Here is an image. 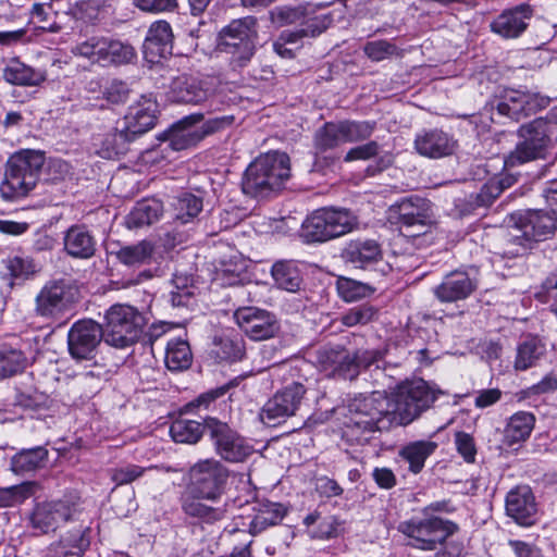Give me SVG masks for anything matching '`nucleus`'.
Segmentation results:
<instances>
[{"label":"nucleus","mask_w":557,"mask_h":557,"mask_svg":"<svg viewBox=\"0 0 557 557\" xmlns=\"http://www.w3.org/2000/svg\"><path fill=\"white\" fill-rule=\"evenodd\" d=\"M129 88L128 85L119 79H113L106 88L103 95L104 98L111 103H122L128 98Z\"/></svg>","instance_id":"nucleus-64"},{"label":"nucleus","mask_w":557,"mask_h":557,"mask_svg":"<svg viewBox=\"0 0 557 557\" xmlns=\"http://www.w3.org/2000/svg\"><path fill=\"white\" fill-rule=\"evenodd\" d=\"M32 493V486L28 483L13 485L0 490V507H12L22 503Z\"/></svg>","instance_id":"nucleus-58"},{"label":"nucleus","mask_w":557,"mask_h":557,"mask_svg":"<svg viewBox=\"0 0 557 557\" xmlns=\"http://www.w3.org/2000/svg\"><path fill=\"white\" fill-rule=\"evenodd\" d=\"M137 54L132 45L106 37L102 66L129 64Z\"/></svg>","instance_id":"nucleus-42"},{"label":"nucleus","mask_w":557,"mask_h":557,"mask_svg":"<svg viewBox=\"0 0 557 557\" xmlns=\"http://www.w3.org/2000/svg\"><path fill=\"white\" fill-rule=\"evenodd\" d=\"M346 262L356 268H367L382 258L379 243L374 239L351 240L343 250Z\"/></svg>","instance_id":"nucleus-32"},{"label":"nucleus","mask_w":557,"mask_h":557,"mask_svg":"<svg viewBox=\"0 0 557 557\" xmlns=\"http://www.w3.org/2000/svg\"><path fill=\"white\" fill-rule=\"evenodd\" d=\"M553 127L554 124L544 117L522 124L518 129L520 140L507 162L513 166L545 158L552 143Z\"/></svg>","instance_id":"nucleus-11"},{"label":"nucleus","mask_w":557,"mask_h":557,"mask_svg":"<svg viewBox=\"0 0 557 557\" xmlns=\"http://www.w3.org/2000/svg\"><path fill=\"white\" fill-rule=\"evenodd\" d=\"M549 98L539 94L525 92L521 90L508 89L502 95L496 104L499 114L508 116L511 120L520 121L539 110L546 108Z\"/></svg>","instance_id":"nucleus-19"},{"label":"nucleus","mask_w":557,"mask_h":557,"mask_svg":"<svg viewBox=\"0 0 557 557\" xmlns=\"http://www.w3.org/2000/svg\"><path fill=\"white\" fill-rule=\"evenodd\" d=\"M333 18L330 14H310L301 23L302 34L306 37H317L325 32L332 24Z\"/></svg>","instance_id":"nucleus-56"},{"label":"nucleus","mask_w":557,"mask_h":557,"mask_svg":"<svg viewBox=\"0 0 557 557\" xmlns=\"http://www.w3.org/2000/svg\"><path fill=\"white\" fill-rule=\"evenodd\" d=\"M147 469L137 465H125L110 471L111 480L116 485L129 484L140 478Z\"/></svg>","instance_id":"nucleus-60"},{"label":"nucleus","mask_w":557,"mask_h":557,"mask_svg":"<svg viewBox=\"0 0 557 557\" xmlns=\"http://www.w3.org/2000/svg\"><path fill=\"white\" fill-rule=\"evenodd\" d=\"M306 393L307 388L299 382L284 386L262 406L259 413L260 420L269 426H274L287 418L296 416Z\"/></svg>","instance_id":"nucleus-14"},{"label":"nucleus","mask_w":557,"mask_h":557,"mask_svg":"<svg viewBox=\"0 0 557 557\" xmlns=\"http://www.w3.org/2000/svg\"><path fill=\"white\" fill-rule=\"evenodd\" d=\"M206 425L216 453L224 460L243 462L253 453V447L225 422L207 418Z\"/></svg>","instance_id":"nucleus-15"},{"label":"nucleus","mask_w":557,"mask_h":557,"mask_svg":"<svg viewBox=\"0 0 557 557\" xmlns=\"http://www.w3.org/2000/svg\"><path fill=\"white\" fill-rule=\"evenodd\" d=\"M533 15L534 9L528 3L506 9L491 22V32L504 39L519 38L527 30Z\"/></svg>","instance_id":"nucleus-20"},{"label":"nucleus","mask_w":557,"mask_h":557,"mask_svg":"<svg viewBox=\"0 0 557 557\" xmlns=\"http://www.w3.org/2000/svg\"><path fill=\"white\" fill-rule=\"evenodd\" d=\"M193 354L187 341L176 338L168 342L165 366L171 371H183L190 367Z\"/></svg>","instance_id":"nucleus-43"},{"label":"nucleus","mask_w":557,"mask_h":557,"mask_svg":"<svg viewBox=\"0 0 557 557\" xmlns=\"http://www.w3.org/2000/svg\"><path fill=\"white\" fill-rule=\"evenodd\" d=\"M173 220L180 224L191 222L202 210L201 198L184 194L173 202Z\"/></svg>","instance_id":"nucleus-47"},{"label":"nucleus","mask_w":557,"mask_h":557,"mask_svg":"<svg viewBox=\"0 0 557 557\" xmlns=\"http://www.w3.org/2000/svg\"><path fill=\"white\" fill-rule=\"evenodd\" d=\"M364 54L374 62H380L398 53L396 45L388 40H372L363 46Z\"/></svg>","instance_id":"nucleus-55"},{"label":"nucleus","mask_w":557,"mask_h":557,"mask_svg":"<svg viewBox=\"0 0 557 557\" xmlns=\"http://www.w3.org/2000/svg\"><path fill=\"white\" fill-rule=\"evenodd\" d=\"M203 117V113H193L174 124L166 133V139L171 149L181 151L200 143L202 138L199 128H193V126L201 122Z\"/></svg>","instance_id":"nucleus-27"},{"label":"nucleus","mask_w":557,"mask_h":557,"mask_svg":"<svg viewBox=\"0 0 557 557\" xmlns=\"http://www.w3.org/2000/svg\"><path fill=\"white\" fill-rule=\"evenodd\" d=\"M205 430H207L206 420L201 423L181 418L172 422L170 434L176 443L195 444L201 438Z\"/></svg>","instance_id":"nucleus-45"},{"label":"nucleus","mask_w":557,"mask_h":557,"mask_svg":"<svg viewBox=\"0 0 557 557\" xmlns=\"http://www.w3.org/2000/svg\"><path fill=\"white\" fill-rule=\"evenodd\" d=\"M506 512L520 525L528 527L535 522L537 508L529 486H517L507 494Z\"/></svg>","instance_id":"nucleus-24"},{"label":"nucleus","mask_w":557,"mask_h":557,"mask_svg":"<svg viewBox=\"0 0 557 557\" xmlns=\"http://www.w3.org/2000/svg\"><path fill=\"white\" fill-rule=\"evenodd\" d=\"M154 253V245L147 239L133 245L122 246L116 252V259L127 267L149 264Z\"/></svg>","instance_id":"nucleus-40"},{"label":"nucleus","mask_w":557,"mask_h":557,"mask_svg":"<svg viewBox=\"0 0 557 557\" xmlns=\"http://www.w3.org/2000/svg\"><path fill=\"white\" fill-rule=\"evenodd\" d=\"M437 443L433 441H414L403 446L401 457L409 465V471L418 474L424 468L425 460L436 450Z\"/></svg>","instance_id":"nucleus-38"},{"label":"nucleus","mask_w":557,"mask_h":557,"mask_svg":"<svg viewBox=\"0 0 557 557\" xmlns=\"http://www.w3.org/2000/svg\"><path fill=\"white\" fill-rule=\"evenodd\" d=\"M64 251L75 259H90L97 250L95 236L85 225H72L63 237Z\"/></svg>","instance_id":"nucleus-28"},{"label":"nucleus","mask_w":557,"mask_h":557,"mask_svg":"<svg viewBox=\"0 0 557 557\" xmlns=\"http://www.w3.org/2000/svg\"><path fill=\"white\" fill-rule=\"evenodd\" d=\"M344 143H356L369 138L375 129V122L338 121Z\"/></svg>","instance_id":"nucleus-51"},{"label":"nucleus","mask_w":557,"mask_h":557,"mask_svg":"<svg viewBox=\"0 0 557 557\" xmlns=\"http://www.w3.org/2000/svg\"><path fill=\"white\" fill-rule=\"evenodd\" d=\"M535 424V417L529 411H518L507 421L504 429L503 444L511 447L515 444L525 442Z\"/></svg>","instance_id":"nucleus-33"},{"label":"nucleus","mask_w":557,"mask_h":557,"mask_svg":"<svg viewBox=\"0 0 557 557\" xmlns=\"http://www.w3.org/2000/svg\"><path fill=\"white\" fill-rule=\"evenodd\" d=\"M146 324L144 314L135 307L115 304L106 313L102 326L106 343L116 348H125L136 343Z\"/></svg>","instance_id":"nucleus-8"},{"label":"nucleus","mask_w":557,"mask_h":557,"mask_svg":"<svg viewBox=\"0 0 557 557\" xmlns=\"http://www.w3.org/2000/svg\"><path fill=\"white\" fill-rule=\"evenodd\" d=\"M315 362L321 370L344 380L357 377L356 366L350 351L341 345H326L315 351Z\"/></svg>","instance_id":"nucleus-21"},{"label":"nucleus","mask_w":557,"mask_h":557,"mask_svg":"<svg viewBox=\"0 0 557 557\" xmlns=\"http://www.w3.org/2000/svg\"><path fill=\"white\" fill-rule=\"evenodd\" d=\"M356 224L349 210L322 208L306 219L302 234L307 242L323 243L351 232Z\"/></svg>","instance_id":"nucleus-10"},{"label":"nucleus","mask_w":557,"mask_h":557,"mask_svg":"<svg viewBox=\"0 0 557 557\" xmlns=\"http://www.w3.org/2000/svg\"><path fill=\"white\" fill-rule=\"evenodd\" d=\"M234 319L240 330L253 341H264L275 336L280 323L275 315L257 307H244L234 312Z\"/></svg>","instance_id":"nucleus-18"},{"label":"nucleus","mask_w":557,"mask_h":557,"mask_svg":"<svg viewBox=\"0 0 557 557\" xmlns=\"http://www.w3.org/2000/svg\"><path fill=\"white\" fill-rule=\"evenodd\" d=\"M510 221L515 231L511 239L520 245L523 251L531 248L534 243L550 238L557 228V218L554 211L517 212L510 215Z\"/></svg>","instance_id":"nucleus-12"},{"label":"nucleus","mask_w":557,"mask_h":557,"mask_svg":"<svg viewBox=\"0 0 557 557\" xmlns=\"http://www.w3.org/2000/svg\"><path fill=\"white\" fill-rule=\"evenodd\" d=\"M106 37L94 36L72 48L75 55L88 59L92 63L102 65Z\"/></svg>","instance_id":"nucleus-53"},{"label":"nucleus","mask_w":557,"mask_h":557,"mask_svg":"<svg viewBox=\"0 0 557 557\" xmlns=\"http://www.w3.org/2000/svg\"><path fill=\"white\" fill-rule=\"evenodd\" d=\"M445 393L422 379L400 383L392 398L396 425H408L431 409Z\"/></svg>","instance_id":"nucleus-7"},{"label":"nucleus","mask_w":557,"mask_h":557,"mask_svg":"<svg viewBox=\"0 0 557 557\" xmlns=\"http://www.w3.org/2000/svg\"><path fill=\"white\" fill-rule=\"evenodd\" d=\"M321 4L302 3L296 7L284 5L275 8L273 11V20L280 25H288L302 23L304 18L310 14H314Z\"/></svg>","instance_id":"nucleus-50"},{"label":"nucleus","mask_w":557,"mask_h":557,"mask_svg":"<svg viewBox=\"0 0 557 557\" xmlns=\"http://www.w3.org/2000/svg\"><path fill=\"white\" fill-rule=\"evenodd\" d=\"M545 354V346L537 337H528L519 344L515 360L516 370H527L536 364Z\"/></svg>","instance_id":"nucleus-46"},{"label":"nucleus","mask_w":557,"mask_h":557,"mask_svg":"<svg viewBox=\"0 0 557 557\" xmlns=\"http://www.w3.org/2000/svg\"><path fill=\"white\" fill-rule=\"evenodd\" d=\"M257 38L255 16L235 18L219 32L216 50L228 58L232 69H243L255 55Z\"/></svg>","instance_id":"nucleus-6"},{"label":"nucleus","mask_w":557,"mask_h":557,"mask_svg":"<svg viewBox=\"0 0 557 557\" xmlns=\"http://www.w3.org/2000/svg\"><path fill=\"white\" fill-rule=\"evenodd\" d=\"M189 478L194 496L183 500L185 515L207 524L225 520L228 517V506L216 500L228 478L226 468L214 459L201 460L190 468Z\"/></svg>","instance_id":"nucleus-1"},{"label":"nucleus","mask_w":557,"mask_h":557,"mask_svg":"<svg viewBox=\"0 0 557 557\" xmlns=\"http://www.w3.org/2000/svg\"><path fill=\"white\" fill-rule=\"evenodd\" d=\"M79 500L78 494L71 492L58 500L38 504L30 518L33 527L42 533L54 531L78 511Z\"/></svg>","instance_id":"nucleus-16"},{"label":"nucleus","mask_w":557,"mask_h":557,"mask_svg":"<svg viewBox=\"0 0 557 557\" xmlns=\"http://www.w3.org/2000/svg\"><path fill=\"white\" fill-rule=\"evenodd\" d=\"M26 363L27 359L21 350L0 345V381L23 372Z\"/></svg>","instance_id":"nucleus-48"},{"label":"nucleus","mask_w":557,"mask_h":557,"mask_svg":"<svg viewBox=\"0 0 557 557\" xmlns=\"http://www.w3.org/2000/svg\"><path fill=\"white\" fill-rule=\"evenodd\" d=\"M388 220L408 238L430 233L434 224L430 201L417 196L404 198L391 206Z\"/></svg>","instance_id":"nucleus-9"},{"label":"nucleus","mask_w":557,"mask_h":557,"mask_svg":"<svg viewBox=\"0 0 557 557\" xmlns=\"http://www.w3.org/2000/svg\"><path fill=\"white\" fill-rule=\"evenodd\" d=\"M186 278L175 276L172 281L174 288L170 292V301L173 307H189L194 300V292L187 286Z\"/></svg>","instance_id":"nucleus-57"},{"label":"nucleus","mask_w":557,"mask_h":557,"mask_svg":"<svg viewBox=\"0 0 557 557\" xmlns=\"http://www.w3.org/2000/svg\"><path fill=\"white\" fill-rule=\"evenodd\" d=\"M377 309L369 304L356 306L345 312L341 321L346 326L364 325L376 319Z\"/></svg>","instance_id":"nucleus-54"},{"label":"nucleus","mask_w":557,"mask_h":557,"mask_svg":"<svg viewBox=\"0 0 557 557\" xmlns=\"http://www.w3.org/2000/svg\"><path fill=\"white\" fill-rule=\"evenodd\" d=\"M163 212L162 202L158 199H146L136 203L126 216L128 228H138L150 225L159 220Z\"/></svg>","instance_id":"nucleus-39"},{"label":"nucleus","mask_w":557,"mask_h":557,"mask_svg":"<svg viewBox=\"0 0 557 557\" xmlns=\"http://www.w3.org/2000/svg\"><path fill=\"white\" fill-rule=\"evenodd\" d=\"M89 541L82 530H75L60 537L48 547L46 557H82Z\"/></svg>","instance_id":"nucleus-35"},{"label":"nucleus","mask_w":557,"mask_h":557,"mask_svg":"<svg viewBox=\"0 0 557 557\" xmlns=\"http://www.w3.org/2000/svg\"><path fill=\"white\" fill-rule=\"evenodd\" d=\"M44 164L45 154L39 150L25 149L12 154L0 185L1 197L13 201L27 196L35 188Z\"/></svg>","instance_id":"nucleus-5"},{"label":"nucleus","mask_w":557,"mask_h":557,"mask_svg":"<svg viewBox=\"0 0 557 557\" xmlns=\"http://www.w3.org/2000/svg\"><path fill=\"white\" fill-rule=\"evenodd\" d=\"M77 294V288L66 280H51L36 295L34 312L46 320L61 319L73 309Z\"/></svg>","instance_id":"nucleus-13"},{"label":"nucleus","mask_w":557,"mask_h":557,"mask_svg":"<svg viewBox=\"0 0 557 557\" xmlns=\"http://www.w3.org/2000/svg\"><path fill=\"white\" fill-rule=\"evenodd\" d=\"M271 273L276 285L287 292H296L301 285L302 278L300 271L293 261L275 262Z\"/></svg>","instance_id":"nucleus-44"},{"label":"nucleus","mask_w":557,"mask_h":557,"mask_svg":"<svg viewBox=\"0 0 557 557\" xmlns=\"http://www.w3.org/2000/svg\"><path fill=\"white\" fill-rule=\"evenodd\" d=\"M508 186L509 183L505 184V180L492 178L481 187L479 193L471 194L465 199L459 198L456 207L461 214H470L480 208H487Z\"/></svg>","instance_id":"nucleus-31"},{"label":"nucleus","mask_w":557,"mask_h":557,"mask_svg":"<svg viewBox=\"0 0 557 557\" xmlns=\"http://www.w3.org/2000/svg\"><path fill=\"white\" fill-rule=\"evenodd\" d=\"M342 143H344V139L338 122H326L318 128L313 136V148L315 153L313 170L319 171L321 169V154L330 150H334Z\"/></svg>","instance_id":"nucleus-34"},{"label":"nucleus","mask_w":557,"mask_h":557,"mask_svg":"<svg viewBox=\"0 0 557 557\" xmlns=\"http://www.w3.org/2000/svg\"><path fill=\"white\" fill-rule=\"evenodd\" d=\"M168 95L173 102L200 104L209 101L212 92L206 82L182 74L172 79Z\"/></svg>","instance_id":"nucleus-23"},{"label":"nucleus","mask_w":557,"mask_h":557,"mask_svg":"<svg viewBox=\"0 0 557 557\" xmlns=\"http://www.w3.org/2000/svg\"><path fill=\"white\" fill-rule=\"evenodd\" d=\"M478 288V280L465 271L446 274L434 288V295L441 302H456L467 299Z\"/></svg>","instance_id":"nucleus-22"},{"label":"nucleus","mask_w":557,"mask_h":557,"mask_svg":"<svg viewBox=\"0 0 557 557\" xmlns=\"http://www.w3.org/2000/svg\"><path fill=\"white\" fill-rule=\"evenodd\" d=\"M235 117L233 115H222L207 120L200 127L201 138L224 131L233 125Z\"/></svg>","instance_id":"nucleus-63"},{"label":"nucleus","mask_w":557,"mask_h":557,"mask_svg":"<svg viewBox=\"0 0 557 557\" xmlns=\"http://www.w3.org/2000/svg\"><path fill=\"white\" fill-rule=\"evenodd\" d=\"M286 508L278 503H262L249 524L250 533L258 534L269 527L280 523L286 515Z\"/></svg>","instance_id":"nucleus-41"},{"label":"nucleus","mask_w":557,"mask_h":557,"mask_svg":"<svg viewBox=\"0 0 557 557\" xmlns=\"http://www.w3.org/2000/svg\"><path fill=\"white\" fill-rule=\"evenodd\" d=\"M397 530L408 539L407 544L417 549L435 550L440 545H444L435 557H459L463 549L459 543H446L447 539L459 530L458 525L436 516L414 517L401 521Z\"/></svg>","instance_id":"nucleus-3"},{"label":"nucleus","mask_w":557,"mask_h":557,"mask_svg":"<svg viewBox=\"0 0 557 557\" xmlns=\"http://www.w3.org/2000/svg\"><path fill=\"white\" fill-rule=\"evenodd\" d=\"M392 398L374 392L347 399L344 414V436L351 442H368L373 433L388 431L395 423Z\"/></svg>","instance_id":"nucleus-2"},{"label":"nucleus","mask_w":557,"mask_h":557,"mask_svg":"<svg viewBox=\"0 0 557 557\" xmlns=\"http://www.w3.org/2000/svg\"><path fill=\"white\" fill-rule=\"evenodd\" d=\"M106 341L102 325L90 319L75 322L67 333V346L75 360H91L101 341Z\"/></svg>","instance_id":"nucleus-17"},{"label":"nucleus","mask_w":557,"mask_h":557,"mask_svg":"<svg viewBox=\"0 0 557 557\" xmlns=\"http://www.w3.org/2000/svg\"><path fill=\"white\" fill-rule=\"evenodd\" d=\"M156 112L157 102L143 97L140 101L129 107L122 125L129 135H133L132 137L135 140L154 126L157 121Z\"/></svg>","instance_id":"nucleus-26"},{"label":"nucleus","mask_w":557,"mask_h":557,"mask_svg":"<svg viewBox=\"0 0 557 557\" xmlns=\"http://www.w3.org/2000/svg\"><path fill=\"white\" fill-rule=\"evenodd\" d=\"M455 444L457 451L462 456L466 462H474L476 456V447L473 437L466 432H457L455 434Z\"/></svg>","instance_id":"nucleus-61"},{"label":"nucleus","mask_w":557,"mask_h":557,"mask_svg":"<svg viewBox=\"0 0 557 557\" xmlns=\"http://www.w3.org/2000/svg\"><path fill=\"white\" fill-rule=\"evenodd\" d=\"M132 136L123 125L116 126L103 134L95 135L92 145L102 158L112 159L126 153L128 145L134 141Z\"/></svg>","instance_id":"nucleus-30"},{"label":"nucleus","mask_w":557,"mask_h":557,"mask_svg":"<svg viewBox=\"0 0 557 557\" xmlns=\"http://www.w3.org/2000/svg\"><path fill=\"white\" fill-rule=\"evenodd\" d=\"M5 268L12 280H26L35 273V265L28 258L13 257L5 262Z\"/></svg>","instance_id":"nucleus-59"},{"label":"nucleus","mask_w":557,"mask_h":557,"mask_svg":"<svg viewBox=\"0 0 557 557\" xmlns=\"http://www.w3.org/2000/svg\"><path fill=\"white\" fill-rule=\"evenodd\" d=\"M457 141L442 129H424L414 138V149L423 157L440 159L454 153Z\"/></svg>","instance_id":"nucleus-25"},{"label":"nucleus","mask_w":557,"mask_h":557,"mask_svg":"<svg viewBox=\"0 0 557 557\" xmlns=\"http://www.w3.org/2000/svg\"><path fill=\"white\" fill-rule=\"evenodd\" d=\"M213 354L223 361H238L245 356V343L242 337H215Z\"/></svg>","instance_id":"nucleus-49"},{"label":"nucleus","mask_w":557,"mask_h":557,"mask_svg":"<svg viewBox=\"0 0 557 557\" xmlns=\"http://www.w3.org/2000/svg\"><path fill=\"white\" fill-rule=\"evenodd\" d=\"M3 78L12 85L38 86L46 81V74L18 60H12L3 70Z\"/></svg>","instance_id":"nucleus-37"},{"label":"nucleus","mask_w":557,"mask_h":557,"mask_svg":"<svg viewBox=\"0 0 557 557\" xmlns=\"http://www.w3.org/2000/svg\"><path fill=\"white\" fill-rule=\"evenodd\" d=\"M48 450L44 446L22 449L11 458V470L18 475H27L45 467Z\"/></svg>","instance_id":"nucleus-36"},{"label":"nucleus","mask_w":557,"mask_h":557,"mask_svg":"<svg viewBox=\"0 0 557 557\" xmlns=\"http://www.w3.org/2000/svg\"><path fill=\"white\" fill-rule=\"evenodd\" d=\"M379 151L380 145L376 141L372 140L364 145H360L349 149L344 158V161L351 162L356 160H369L377 156Z\"/></svg>","instance_id":"nucleus-62"},{"label":"nucleus","mask_w":557,"mask_h":557,"mask_svg":"<svg viewBox=\"0 0 557 557\" xmlns=\"http://www.w3.org/2000/svg\"><path fill=\"white\" fill-rule=\"evenodd\" d=\"M173 34L171 25L165 21H158L150 25L144 41L146 58L153 61L156 58H165L171 54Z\"/></svg>","instance_id":"nucleus-29"},{"label":"nucleus","mask_w":557,"mask_h":557,"mask_svg":"<svg viewBox=\"0 0 557 557\" xmlns=\"http://www.w3.org/2000/svg\"><path fill=\"white\" fill-rule=\"evenodd\" d=\"M337 290L342 299L347 302H352L371 296L375 289L369 284L352 278L341 277L337 281Z\"/></svg>","instance_id":"nucleus-52"},{"label":"nucleus","mask_w":557,"mask_h":557,"mask_svg":"<svg viewBox=\"0 0 557 557\" xmlns=\"http://www.w3.org/2000/svg\"><path fill=\"white\" fill-rule=\"evenodd\" d=\"M289 176V157L284 152H268L257 157L247 166L242 190L252 198H268L280 191Z\"/></svg>","instance_id":"nucleus-4"}]
</instances>
